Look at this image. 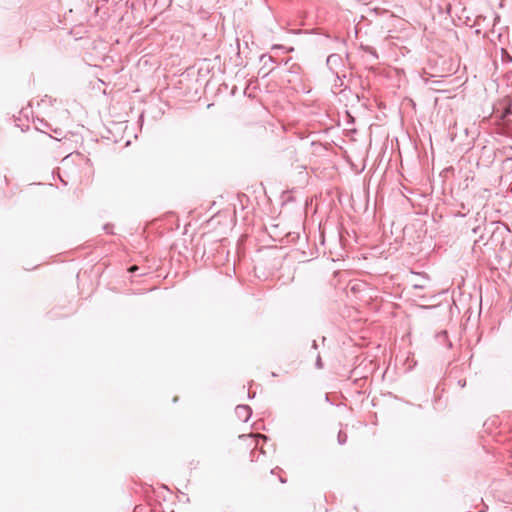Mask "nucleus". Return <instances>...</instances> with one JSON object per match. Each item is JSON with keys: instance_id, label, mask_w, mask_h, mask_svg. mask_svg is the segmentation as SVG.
<instances>
[{"instance_id": "f257e3e1", "label": "nucleus", "mask_w": 512, "mask_h": 512, "mask_svg": "<svg viewBox=\"0 0 512 512\" xmlns=\"http://www.w3.org/2000/svg\"><path fill=\"white\" fill-rule=\"evenodd\" d=\"M240 444H243V446L246 449L254 450L258 446V442L260 439L264 440L265 436L261 434H247V435H241L239 436Z\"/></svg>"}, {"instance_id": "f03ea898", "label": "nucleus", "mask_w": 512, "mask_h": 512, "mask_svg": "<svg viewBox=\"0 0 512 512\" xmlns=\"http://www.w3.org/2000/svg\"><path fill=\"white\" fill-rule=\"evenodd\" d=\"M137 270H138V266H136V265H133V266H131V267L128 269V271H129V272H131V273H133V272H135V271H137Z\"/></svg>"}, {"instance_id": "7ed1b4c3", "label": "nucleus", "mask_w": 512, "mask_h": 512, "mask_svg": "<svg viewBox=\"0 0 512 512\" xmlns=\"http://www.w3.org/2000/svg\"><path fill=\"white\" fill-rule=\"evenodd\" d=\"M237 410H238L239 412H241V411H243V412H247L246 407H238V408H237Z\"/></svg>"}, {"instance_id": "20e7f679", "label": "nucleus", "mask_w": 512, "mask_h": 512, "mask_svg": "<svg viewBox=\"0 0 512 512\" xmlns=\"http://www.w3.org/2000/svg\"><path fill=\"white\" fill-rule=\"evenodd\" d=\"M506 60L507 61H512V57L510 55L506 54Z\"/></svg>"}]
</instances>
